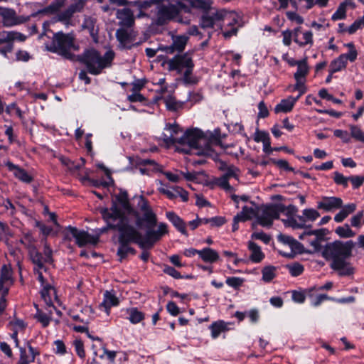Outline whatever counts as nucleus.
<instances>
[{
	"instance_id": "2f4dec72",
	"label": "nucleus",
	"mask_w": 364,
	"mask_h": 364,
	"mask_svg": "<svg viewBox=\"0 0 364 364\" xmlns=\"http://www.w3.org/2000/svg\"><path fill=\"white\" fill-rule=\"evenodd\" d=\"M213 338H217L222 332L228 331V323L222 320L213 322L209 327Z\"/></svg>"
},
{
	"instance_id": "7c9ffc66",
	"label": "nucleus",
	"mask_w": 364,
	"mask_h": 364,
	"mask_svg": "<svg viewBox=\"0 0 364 364\" xmlns=\"http://www.w3.org/2000/svg\"><path fill=\"white\" fill-rule=\"evenodd\" d=\"M198 255L204 262L209 263H213L219 259L218 253L209 247H205L200 250Z\"/></svg>"
},
{
	"instance_id": "9d476101",
	"label": "nucleus",
	"mask_w": 364,
	"mask_h": 364,
	"mask_svg": "<svg viewBox=\"0 0 364 364\" xmlns=\"http://www.w3.org/2000/svg\"><path fill=\"white\" fill-rule=\"evenodd\" d=\"M65 237L69 240L75 239V243L79 247L87 245H95L99 242V235H90L85 230L72 226L66 228Z\"/></svg>"
},
{
	"instance_id": "c85d7f7f",
	"label": "nucleus",
	"mask_w": 364,
	"mask_h": 364,
	"mask_svg": "<svg viewBox=\"0 0 364 364\" xmlns=\"http://www.w3.org/2000/svg\"><path fill=\"white\" fill-rule=\"evenodd\" d=\"M116 36L119 43L124 46H127L133 40V31H128L124 28L118 29L116 31Z\"/></svg>"
},
{
	"instance_id": "f8f14e48",
	"label": "nucleus",
	"mask_w": 364,
	"mask_h": 364,
	"mask_svg": "<svg viewBox=\"0 0 364 364\" xmlns=\"http://www.w3.org/2000/svg\"><path fill=\"white\" fill-rule=\"evenodd\" d=\"M183 132L182 128L176 123L166 124L161 135V139L167 147L179 144L180 136L178 134Z\"/></svg>"
},
{
	"instance_id": "5fc2aeb1",
	"label": "nucleus",
	"mask_w": 364,
	"mask_h": 364,
	"mask_svg": "<svg viewBox=\"0 0 364 364\" xmlns=\"http://www.w3.org/2000/svg\"><path fill=\"white\" fill-rule=\"evenodd\" d=\"M95 20L93 18L86 17L82 23V26L84 28L88 29L90 34L93 36L97 33V29H95Z\"/></svg>"
},
{
	"instance_id": "aec40b11",
	"label": "nucleus",
	"mask_w": 364,
	"mask_h": 364,
	"mask_svg": "<svg viewBox=\"0 0 364 364\" xmlns=\"http://www.w3.org/2000/svg\"><path fill=\"white\" fill-rule=\"evenodd\" d=\"M119 299L117 297L114 291H105L103 295V301L99 305L100 310H102L109 314L110 309L119 304Z\"/></svg>"
},
{
	"instance_id": "c03bdc74",
	"label": "nucleus",
	"mask_w": 364,
	"mask_h": 364,
	"mask_svg": "<svg viewBox=\"0 0 364 364\" xmlns=\"http://www.w3.org/2000/svg\"><path fill=\"white\" fill-rule=\"evenodd\" d=\"M278 240L282 243L289 245L292 250L297 249L300 245V243L294 238L287 235H279Z\"/></svg>"
},
{
	"instance_id": "09e8293b",
	"label": "nucleus",
	"mask_w": 364,
	"mask_h": 364,
	"mask_svg": "<svg viewBox=\"0 0 364 364\" xmlns=\"http://www.w3.org/2000/svg\"><path fill=\"white\" fill-rule=\"evenodd\" d=\"M350 135L355 140L364 143V132L358 126H350Z\"/></svg>"
},
{
	"instance_id": "4c0bfd02",
	"label": "nucleus",
	"mask_w": 364,
	"mask_h": 364,
	"mask_svg": "<svg viewBox=\"0 0 364 364\" xmlns=\"http://www.w3.org/2000/svg\"><path fill=\"white\" fill-rule=\"evenodd\" d=\"M262 279L266 282H270L277 275V267L274 266H266L262 270Z\"/></svg>"
},
{
	"instance_id": "680f3d73",
	"label": "nucleus",
	"mask_w": 364,
	"mask_h": 364,
	"mask_svg": "<svg viewBox=\"0 0 364 364\" xmlns=\"http://www.w3.org/2000/svg\"><path fill=\"white\" fill-rule=\"evenodd\" d=\"M64 3H65V0H56L54 3L50 4L48 7L44 9L42 11H40L39 13H46V12H48V11H52V12L56 11L64 5Z\"/></svg>"
},
{
	"instance_id": "2eb2a0df",
	"label": "nucleus",
	"mask_w": 364,
	"mask_h": 364,
	"mask_svg": "<svg viewBox=\"0 0 364 364\" xmlns=\"http://www.w3.org/2000/svg\"><path fill=\"white\" fill-rule=\"evenodd\" d=\"M343 204V200L341 198L323 196L317 202V208L326 212H333L340 209Z\"/></svg>"
},
{
	"instance_id": "6ab92c4d",
	"label": "nucleus",
	"mask_w": 364,
	"mask_h": 364,
	"mask_svg": "<svg viewBox=\"0 0 364 364\" xmlns=\"http://www.w3.org/2000/svg\"><path fill=\"white\" fill-rule=\"evenodd\" d=\"M5 166L8 168L9 171L12 172L14 176L21 181L29 183L33 181V177L23 168L14 164L12 162L8 161L5 162Z\"/></svg>"
},
{
	"instance_id": "69168bd1",
	"label": "nucleus",
	"mask_w": 364,
	"mask_h": 364,
	"mask_svg": "<svg viewBox=\"0 0 364 364\" xmlns=\"http://www.w3.org/2000/svg\"><path fill=\"white\" fill-rule=\"evenodd\" d=\"M146 80L138 79L132 83V92L140 93V91L144 87Z\"/></svg>"
},
{
	"instance_id": "6e6552de",
	"label": "nucleus",
	"mask_w": 364,
	"mask_h": 364,
	"mask_svg": "<svg viewBox=\"0 0 364 364\" xmlns=\"http://www.w3.org/2000/svg\"><path fill=\"white\" fill-rule=\"evenodd\" d=\"M284 210L282 205H262L257 210V220L258 223L263 227H270L273 220L278 219L280 213Z\"/></svg>"
},
{
	"instance_id": "603ef678",
	"label": "nucleus",
	"mask_w": 364,
	"mask_h": 364,
	"mask_svg": "<svg viewBox=\"0 0 364 364\" xmlns=\"http://www.w3.org/2000/svg\"><path fill=\"white\" fill-rule=\"evenodd\" d=\"M333 175V181L337 185H341L345 188L348 187L350 176L346 177L338 171L334 172Z\"/></svg>"
},
{
	"instance_id": "e433bc0d",
	"label": "nucleus",
	"mask_w": 364,
	"mask_h": 364,
	"mask_svg": "<svg viewBox=\"0 0 364 364\" xmlns=\"http://www.w3.org/2000/svg\"><path fill=\"white\" fill-rule=\"evenodd\" d=\"M0 280H1V282H6V284H9L11 286L12 285V269L10 265L4 264L2 266L0 271Z\"/></svg>"
},
{
	"instance_id": "f03ea898",
	"label": "nucleus",
	"mask_w": 364,
	"mask_h": 364,
	"mask_svg": "<svg viewBox=\"0 0 364 364\" xmlns=\"http://www.w3.org/2000/svg\"><path fill=\"white\" fill-rule=\"evenodd\" d=\"M354 243L352 240L342 242L335 241L328 243L323 252V257L327 260H331L330 267L336 271L339 276H351L355 272V269L348 258L352 255Z\"/></svg>"
},
{
	"instance_id": "864d4df0",
	"label": "nucleus",
	"mask_w": 364,
	"mask_h": 364,
	"mask_svg": "<svg viewBox=\"0 0 364 364\" xmlns=\"http://www.w3.org/2000/svg\"><path fill=\"white\" fill-rule=\"evenodd\" d=\"M73 346L75 348L77 355L80 358H84L85 357V351L84 349L83 342L80 339H75L73 342Z\"/></svg>"
},
{
	"instance_id": "bb28decb",
	"label": "nucleus",
	"mask_w": 364,
	"mask_h": 364,
	"mask_svg": "<svg viewBox=\"0 0 364 364\" xmlns=\"http://www.w3.org/2000/svg\"><path fill=\"white\" fill-rule=\"evenodd\" d=\"M0 16L4 26L9 27L16 24V13L13 9L0 7Z\"/></svg>"
},
{
	"instance_id": "ddd939ff",
	"label": "nucleus",
	"mask_w": 364,
	"mask_h": 364,
	"mask_svg": "<svg viewBox=\"0 0 364 364\" xmlns=\"http://www.w3.org/2000/svg\"><path fill=\"white\" fill-rule=\"evenodd\" d=\"M161 186L159 188V191L166 196L170 200H174L178 197H180L181 200L187 202L188 200V193L183 188L180 186H171L169 187L166 184L160 182Z\"/></svg>"
},
{
	"instance_id": "13d9d810",
	"label": "nucleus",
	"mask_w": 364,
	"mask_h": 364,
	"mask_svg": "<svg viewBox=\"0 0 364 364\" xmlns=\"http://www.w3.org/2000/svg\"><path fill=\"white\" fill-rule=\"evenodd\" d=\"M283 43L289 46L291 43L292 39L294 41V29L293 31L291 30H285L282 31Z\"/></svg>"
},
{
	"instance_id": "6e6d98bb",
	"label": "nucleus",
	"mask_w": 364,
	"mask_h": 364,
	"mask_svg": "<svg viewBox=\"0 0 364 364\" xmlns=\"http://www.w3.org/2000/svg\"><path fill=\"white\" fill-rule=\"evenodd\" d=\"M289 273L293 277H297L301 275L304 272V267L299 263H294L291 265H288Z\"/></svg>"
},
{
	"instance_id": "8fccbe9b",
	"label": "nucleus",
	"mask_w": 364,
	"mask_h": 364,
	"mask_svg": "<svg viewBox=\"0 0 364 364\" xmlns=\"http://www.w3.org/2000/svg\"><path fill=\"white\" fill-rule=\"evenodd\" d=\"M37 309L35 318L42 324L43 327H46L49 325L50 321V317L46 313L43 312L41 310Z\"/></svg>"
},
{
	"instance_id": "39448f33",
	"label": "nucleus",
	"mask_w": 364,
	"mask_h": 364,
	"mask_svg": "<svg viewBox=\"0 0 364 364\" xmlns=\"http://www.w3.org/2000/svg\"><path fill=\"white\" fill-rule=\"evenodd\" d=\"M169 70H176L183 75V80L186 84H195L196 80L191 76L194 63L189 53L177 55L167 62Z\"/></svg>"
},
{
	"instance_id": "5701e85b",
	"label": "nucleus",
	"mask_w": 364,
	"mask_h": 364,
	"mask_svg": "<svg viewBox=\"0 0 364 364\" xmlns=\"http://www.w3.org/2000/svg\"><path fill=\"white\" fill-rule=\"evenodd\" d=\"M298 101V97L289 96L285 99H282L274 107L275 113H287L292 110L296 102Z\"/></svg>"
},
{
	"instance_id": "338daca9",
	"label": "nucleus",
	"mask_w": 364,
	"mask_h": 364,
	"mask_svg": "<svg viewBox=\"0 0 364 364\" xmlns=\"http://www.w3.org/2000/svg\"><path fill=\"white\" fill-rule=\"evenodd\" d=\"M228 180L229 179L223 176L216 180V184L223 189L230 191L232 189V188L230 185Z\"/></svg>"
},
{
	"instance_id": "4468645a",
	"label": "nucleus",
	"mask_w": 364,
	"mask_h": 364,
	"mask_svg": "<svg viewBox=\"0 0 364 364\" xmlns=\"http://www.w3.org/2000/svg\"><path fill=\"white\" fill-rule=\"evenodd\" d=\"M28 352L26 348H19V359L18 364H31L36 362V357L39 356L40 351L31 346L30 341L26 342Z\"/></svg>"
},
{
	"instance_id": "58836bf2",
	"label": "nucleus",
	"mask_w": 364,
	"mask_h": 364,
	"mask_svg": "<svg viewBox=\"0 0 364 364\" xmlns=\"http://www.w3.org/2000/svg\"><path fill=\"white\" fill-rule=\"evenodd\" d=\"M237 215L244 222L252 219L255 216L257 218V211L253 207L244 206L242 211Z\"/></svg>"
},
{
	"instance_id": "473e14b6",
	"label": "nucleus",
	"mask_w": 364,
	"mask_h": 364,
	"mask_svg": "<svg viewBox=\"0 0 364 364\" xmlns=\"http://www.w3.org/2000/svg\"><path fill=\"white\" fill-rule=\"evenodd\" d=\"M218 11L212 16L204 15L200 19V26L203 28H213L218 22H220V18L218 16Z\"/></svg>"
},
{
	"instance_id": "ea45409f",
	"label": "nucleus",
	"mask_w": 364,
	"mask_h": 364,
	"mask_svg": "<svg viewBox=\"0 0 364 364\" xmlns=\"http://www.w3.org/2000/svg\"><path fill=\"white\" fill-rule=\"evenodd\" d=\"M144 220L147 223V230H153L152 228L156 225L157 219L156 214L152 210H146L143 213Z\"/></svg>"
},
{
	"instance_id": "20e7f679",
	"label": "nucleus",
	"mask_w": 364,
	"mask_h": 364,
	"mask_svg": "<svg viewBox=\"0 0 364 364\" xmlns=\"http://www.w3.org/2000/svg\"><path fill=\"white\" fill-rule=\"evenodd\" d=\"M114 58L112 50H108L104 55H101L96 50L90 49L85 51L79 60L86 66L89 73L96 75L100 74L103 69L109 67Z\"/></svg>"
},
{
	"instance_id": "79ce46f5",
	"label": "nucleus",
	"mask_w": 364,
	"mask_h": 364,
	"mask_svg": "<svg viewBox=\"0 0 364 364\" xmlns=\"http://www.w3.org/2000/svg\"><path fill=\"white\" fill-rule=\"evenodd\" d=\"M335 232L341 237L349 238L353 237L355 233L350 229L348 224L339 226L335 230Z\"/></svg>"
},
{
	"instance_id": "de8ad7c7",
	"label": "nucleus",
	"mask_w": 364,
	"mask_h": 364,
	"mask_svg": "<svg viewBox=\"0 0 364 364\" xmlns=\"http://www.w3.org/2000/svg\"><path fill=\"white\" fill-rule=\"evenodd\" d=\"M10 328L12 331L22 332L25 330L26 324L23 320L15 318L9 322Z\"/></svg>"
},
{
	"instance_id": "3c124183",
	"label": "nucleus",
	"mask_w": 364,
	"mask_h": 364,
	"mask_svg": "<svg viewBox=\"0 0 364 364\" xmlns=\"http://www.w3.org/2000/svg\"><path fill=\"white\" fill-rule=\"evenodd\" d=\"M285 226L291 227L293 228H305L304 223L299 220L298 216L296 218L291 217L287 220H282Z\"/></svg>"
},
{
	"instance_id": "49530a36",
	"label": "nucleus",
	"mask_w": 364,
	"mask_h": 364,
	"mask_svg": "<svg viewBox=\"0 0 364 364\" xmlns=\"http://www.w3.org/2000/svg\"><path fill=\"white\" fill-rule=\"evenodd\" d=\"M164 102L166 108L171 111H176L181 107V105L179 104L173 97L170 95L164 97Z\"/></svg>"
},
{
	"instance_id": "4d7b16f0",
	"label": "nucleus",
	"mask_w": 364,
	"mask_h": 364,
	"mask_svg": "<svg viewBox=\"0 0 364 364\" xmlns=\"http://www.w3.org/2000/svg\"><path fill=\"white\" fill-rule=\"evenodd\" d=\"M6 112L9 114H12L15 113L20 119L23 118V113L21 109L16 105V103H11L6 106Z\"/></svg>"
},
{
	"instance_id": "c756f323",
	"label": "nucleus",
	"mask_w": 364,
	"mask_h": 364,
	"mask_svg": "<svg viewBox=\"0 0 364 364\" xmlns=\"http://www.w3.org/2000/svg\"><path fill=\"white\" fill-rule=\"evenodd\" d=\"M248 248L251 252L250 258L253 262H260L264 257V255L262 252L260 247L254 242L250 241L248 242Z\"/></svg>"
},
{
	"instance_id": "f3484780",
	"label": "nucleus",
	"mask_w": 364,
	"mask_h": 364,
	"mask_svg": "<svg viewBox=\"0 0 364 364\" xmlns=\"http://www.w3.org/2000/svg\"><path fill=\"white\" fill-rule=\"evenodd\" d=\"M326 235V229H318L310 231H305L299 236L300 240H304L306 236L314 235L316 237L314 240H309L310 245L315 251H318L321 247V242Z\"/></svg>"
},
{
	"instance_id": "a878e982",
	"label": "nucleus",
	"mask_w": 364,
	"mask_h": 364,
	"mask_svg": "<svg viewBox=\"0 0 364 364\" xmlns=\"http://www.w3.org/2000/svg\"><path fill=\"white\" fill-rule=\"evenodd\" d=\"M320 217V213L318 210L314 208H306L302 210V215H299L298 219L304 223V228H309L306 225L307 222H314Z\"/></svg>"
},
{
	"instance_id": "423d86ee",
	"label": "nucleus",
	"mask_w": 364,
	"mask_h": 364,
	"mask_svg": "<svg viewBox=\"0 0 364 364\" xmlns=\"http://www.w3.org/2000/svg\"><path fill=\"white\" fill-rule=\"evenodd\" d=\"M188 0H163L157 14V21L164 24L167 21L178 18L181 11L190 14V7L186 5Z\"/></svg>"
},
{
	"instance_id": "7ed1b4c3",
	"label": "nucleus",
	"mask_w": 364,
	"mask_h": 364,
	"mask_svg": "<svg viewBox=\"0 0 364 364\" xmlns=\"http://www.w3.org/2000/svg\"><path fill=\"white\" fill-rule=\"evenodd\" d=\"M179 145L188 146V150H183L185 152L193 151L197 155L206 156L212 155L214 146H222L219 139H208L200 129L197 128L186 130L180 136Z\"/></svg>"
},
{
	"instance_id": "a19ab883",
	"label": "nucleus",
	"mask_w": 364,
	"mask_h": 364,
	"mask_svg": "<svg viewBox=\"0 0 364 364\" xmlns=\"http://www.w3.org/2000/svg\"><path fill=\"white\" fill-rule=\"evenodd\" d=\"M129 242H119V247L117 250V255L121 259L125 258L128 254H134V248L129 246Z\"/></svg>"
},
{
	"instance_id": "9b49d317",
	"label": "nucleus",
	"mask_w": 364,
	"mask_h": 364,
	"mask_svg": "<svg viewBox=\"0 0 364 364\" xmlns=\"http://www.w3.org/2000/svg\"><path fill=\"white\" fill-rule=\"evenodd\" d=\"M114 206L117 207V211L120 215L133 216L136 219L138 225L141 223V218L139 214L131 206L126 193H121L116 198V202L113 203L112 209Z\"/></svg>"
},
{
	"instance_id": "0e129e2a",
	"label": "nucleus",
	"mask_w": 364,
	"mask_h": 364,
	"mask_svg": "<svg viewBox=\"0 0 364 364\" xmlns=\"http://www.w3.org/2000/svg\"><path fill=\"white\" fill-rule=\"evenodd\" d=\"M349 181L351 182L353 189L359 188L364 183V176H350Z\"/></svg>"
},
{
	"instance_id": "412c9836",
	"label": "nucleus",
	"mask_w": 364,
	"mask_h": 364,
	"mask_svg": "<svg viewBox=\"0 0 364 364\" xmlns=\"http://www.w3.org/2000/svg\"><path fill=\"white\" fill-rule=\"evenodd\" d=\"M188 36L186 35H178L172 36V44L166 47V51L168 53H173L175 51L182 52L188 43Z\"/></svg>"
},
{
	"instance_id": "b1692460",
	"label": "nucleus",
	"mask_w": 364,
	"mask_h": 364,
	"mask_svg": "<svg viewBox=\"0 0 364 364\" xmlns=\"http://www.w3.org/2000/svg\"><path fill=\"white\" fill-rule=\"evenodd\" d=\"M166 216L167 219L173 224V225L179 231L181 234L188 236V232L186 230V224L182 218H181L174 212H166Z\"/></svg>"
},
{
	"instance_id": "393cba45",
	"label": "nucleus",
	"mask_w": 364,
	"mask_h": 364,
	"mask_svg": "<svg viewBox=\"0 0 364 364\" xmlns=\"http://www.w3.org/2000/svg\"><path fill=\"white\" fill-rule=\"evenodd\" d=\"M295 65L297 66L296 72L294 75L295 80L306 81V76L309 73V66L307 65L306 58L299 61H295Z\"/></svg>"
},
{
	"instance_id": "0eeeda50",
	"label": "nucleus",
	"mask_w": 364,
	"mask_h": 364,
	"mask_svg": "<svg viewBox=\"0 0 364 364\" xmlns=\"http://www.w3.org/2000/svg\"><path fill=\"white\" fill-rule=\"evenodd\" d=\"M48 50L56 53L60 55L70 58L71 57L70 50L76 49L74 45V38L70 34H64L62 32H58L54 34L50 44L47 45Z\"/></svg>"
},
{
	"instance_id": "f704fd0d",
	"label": "nucleus",
	"mask_w": 364,
	"mask_h": 364,
	"mask_svg": "<svg viewBox=\"0 0 364 364\" xmlns=\"http://www.w3.org/2000/svg\"><path fill=\"white\" fill-rule=\"evenodd\" d=\"M344 55H339L337 58L331 61L329 66V73L333 74L346 68L347 62L345 60Z\"/></svg>"
},
{
	"instance_id": "37998d69",
	"label": "nucleus",
	"mask_w": 364,
	"mask_h": 364,
	"mask_svg": "<svg viewBox=\"0 0 364 364\" xmlns=\"http://www.w3.org/2000/svg\"><path fill=\"white\" fill-rule=\"evenodd\" d=\"M16 35L14 31H3L0 32V44H13Z\"/></svg>"
},
{
	"instance_id": "c9c22d12",
	"label": "nucleus",
	"mask_w": 364,
	"mask_h": 364,
	"mask_svg": "<svg viewBox=\"0 0 364 364\" xmlns=\"http://www.w3.org/2000/svg\"><path fill=\"white\" fill-rule=\"evenodd\" d=\"M31 259L33 264L36 265L35 268L43 269L44 267V263H47L44 257L37 251L35 248H32L30 250Z\"/></svg>"
},
{
	"instance_id": "a18cd8bd",
	"label": "nucleus",
	"mask_w": 364,
	"mask_h": 364,
	"mask_svg": "<svg viewBox=\"0 0 364 364\" xmlns=\"http://www.w3.org/2000/svg\"><path fill=\"white\" fill-rule=\"evenodd\" d=\"M346 2L340 4L336 12L332 15L331 19L333 21L344 19L346 16Z\"/></svg>"
},
{
	"instance_id": "bf43d9fd",
	"label": "nucleus",
	"mask_w": 364,
	"mask_h": 364,
	"mask_svg": "<svg viewBox=\"0 0 364 364\" xmlns=\"http://www.w3.org/2000/svg\"><path fill=\"white\" fill-rule=\"evenodd\" d=\"M292 91H298L299 95L296 97L298 100L306 92L307 88L305 85V81H296V84L294 85Z\"/></svg>"
},
{
	"instance_id": "e2e57ef3",
	"label": "nucleus",
	"mask_w": 364,
	"mask_h": 364,
	"mask_svg": "<svg viewBox=\"0 0 364 364\" xmlns=\"http://www.w3.org/2000/svg\"><path fill=\"white\" fill-rule=\"evenodd\" d=\"M363 27H364V16L362 17V18L354 21L353 23L348 27V32L350 34H353Z\"/></svg>"
},
{
	"instance_id": "052dcab7",
	"label": "nucleus",
	"mask_w": 364,
	"mask_h": 364,
	"mask_svg": "<svg viewBox=\"0 0 364 364\" xmlns=\"http://www.w3.org/2000/svg\"><path fill=\"white\" fill-rule=\"evenodd\" d=\"M244 279L240 277H228L226 279V284L232 288L237 289L242 286Z\"/></svg>"
},
{
	"instance_id": "a211bd4d",
	"label": "nucleus",
	"mask_w": 364,
	"mask_h": 364,
	"mask_svg": "<svg viewBox=\"0 0 364 364\" xmlns=\"http://www.w3.org/2000/svg\"><path fill=\"white\" fill-rule=\"evenodd\" d=\"M294 42L300 47L313 45V33L310 31H302L301 27L294 28Z\"/></svg>"
},
{
	"instance_id": "1a4fd4ad",
	"label": "nucleus",
	"mask_w": 364,
	"mask_h": 364,
	"mask_svg": "<svg viewBox=\"0 0 364 364\" xmlns=\"http://www.w3.org/2000/svg\"><path fill=\"white\" fill-rule=\"evenodd\" d=\"M218 16L220 18V21L223 22V26L230 27V29L225 28L223 32L225 38H229L237 34V28L242 26L241 16L234 11L228 12L225 10L218 11Z\"/></svg>"
},
{
	"instance_id": "cd10ccee",
	"label": "nucleus",
	"mask_w": 364,
	"mask_h": 364,
	"mask_svg": "<svg viewBox=\"0 0 364 364\" xmlns=\"http://www.w3.org/2000/svg\"><path fill=\"white\" fill-rule=\"evenodd\" d=\"M212 4V0H188L186 4L190 7V13H191L192 9L208 11L211 8Z\"/></svg>"
},
{
	"instance_id": "f257e3e1",
	"label": "nucleus",
	"mask_w": 364,
	"mask_h": 364,
	"mask_svg": "<svg viewBox=\"0 0 364 364\" xmlns=\"http://www.w3.org/2000/svg\"><path fill=\"white\" fill-rule=\"evenodd\" d=\"M100 213L107 223L109 228L117 230L119 232V242H133L141 248H151L161 238L168 233V225L164 223L158 225L157 230H146L145 237L139 232L132 224L137 226L136 219L133 216L120 215L117 207L112 209L102 208Z\"/></svg>"
},
{
	"instance_id": "4be33fe9",
	"label": "nucleus",
	"mask_w": 364,
	"mask_h": 364,
	"mask_svg": "<svg viewBox=\"0 0 364 364\" xmlns=\"http://www.w3.org/2000/svg\"><path fill=\"white\" fill-rule=\"evenodd\" d=\"M117 18L119 20V24L123 27L130 28L134 23V14L127 8L117 10Z\"/></svg>"
},
{
	"instance_id": "72a5a7b5",
	"label": "nucleus",
	"mask_w": 364,
	"mask_h": 364,
	"mask_svg": "<svg viewBox=\"0 0 364 364\" xmlns=\"http://www.w3.org/2000/svg\"><path fill=\"white\" fill-rule=\"evenodd\" d=\"M126 313L128 315L127 319L133 324L139 323L144 319V314L135 307L127 309Z\"/></svg>"
},
{
	"instance_id": "dca6fc26",
	"label": "nucleus",
	"mask_w": 364,
	"mask_h": 364,
	"mask_svg": "<svg viewBox=\"0 0 364 364\" xmlns=\"http://www.w3.org/2000/svg\"><path fill=\"white\" fill-rule=\"evenodd\" d=\"M41 297L43 299L46 305L48 306L49 314H52V309L55 310L58 314L60 312L57 311L53 305V301L57 300L55 289L50 284H46L42 287L41 291Z\"/></svg>"
},
{
	"instance_id": "774afa93",
	"label": "nucleus",
	"mask_w": 364,
	"mask_h": 364,
	"mask_svg": "<svg viewBox=\"0 0 364 364\" xmlns=\"http://www.w3.org/2000/svg\"><path fill=\"white\" fill-rule=\"evenodd\" d=\"M356 204L355 203H348L345 205H342L341 210L345 218H346L350 214L353 213L356 210Z\"/></svg>"
}]
</instances>
